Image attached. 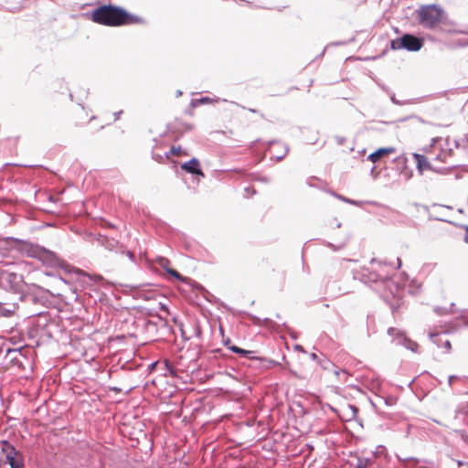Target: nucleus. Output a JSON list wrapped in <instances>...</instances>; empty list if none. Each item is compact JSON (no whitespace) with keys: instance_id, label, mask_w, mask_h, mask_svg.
<instances>
[{"instance_id":"nucleus-16","label":"nucleus","mask_w":468,"mask_h":468,"mask_svg":"<svg viewBox=\"0 0 468 468\" xmlns=\"http://www.w3.org/2000/svg\"><path fill=\"white\" fill-rule=\"evenodd\" d=\"M17 309L16 303H0V317H10L13 315Z\"/></svg>"},{"instance_id":"nucleus-27","label":"nucleus","mask_w":468,"mask_h":468,"mask_svg":"<svg viewBox=\"0 0 468 468\" xmlns=\"http://www.w3.org/2000/svg\"><path fill=\"white\" fill-rule=\"evenodd\" d=\"M455 432L460 436L463 442L468 447V433L463 430H456Z\"/></svg>"},{"instance_id":"nucleus-8","label":"nucleus","mask_w":468,"mask_h":468,"mask_svg":"<svg viewBox=\"0 0 468 468\" xmlns=\"http://www.w3.org/2000/svg\"><path fill=\"white\" fill-rule=\"evenodd\" d=\"M18 299L27 303H43L45 302L44 292L43 291L37 287L30 292H22V293L18 296Z\"/></svg>"},{"instance_id":"nucleus-45","label":"nucleus","mask_w":468,"mask_h":468,"mask_svg":"<svg viewBox=\"0 0 468 468\" xmlns=\"http://www.w3.org/2000/svg\"><path fill=\"white\" fill-rule=\"evenodd\" d=\"M122 113V111H119L117 112H114L113 115H114V120H118L121 116V114Z\"/></svg>"},{"instance_id":"nucleus-52","label":"nucleus","mask_w":468,"mask_h":468,"mask_svg":"<svg viewBox=\"0 0 468 468\" xmlns=\"http://www.w3.org/2000/svg\"><path fill=\"white\" fill-rule=\"evenodd\" d=\"M334 284H332L333 286ZM327 290L330 292L331 291V285H327Z\"/></svg>"},{"instance_id":"nucleus-28","label":"nucleus","mask_w":468,"mask_h":468,"mask_svg":"<svg viewBox=\"0 0 468 468\" xmlns=\"http://www.w3.org/2000/svg\"><path fill=\"white\" fill-rule=\"evenodd\" d=\"M181 150V146H172L169 152L165 153V157L169 158L171 154H177Z\"/></svg>"},{"instance_id":"nucleus-24","label":"nucleus","mask_w":468,"mask_h":468,"mask_svg":"<svg viewBox=\"0 0 468 468\" xmlns=\"http://www.w3.org/2000/svg\"><path fill=\"white\" fill-rule=\"evenodd\" d=\"M156 263L165 271V272L167 273V270H171L172 268H170V261L165 257H162V256H158L155 260Z\"/></svg>"},{"instance_id":"nucleus-21","label":"nucleus","mask_w":468,"mask_h":468,"mask_svg":"<svg viewBox=\"0 0 468 468\" xmlns=\"http://www.w3.org/2000/svg\"><path fill=\"white\" fill-rule=\"evenodd\" d=\"M101 244L109 250H114L118 248L119 242L107 237L102 238Z\"/></svg>"},{"instance_id":"nucleus-29","label":"nucleus","mask_w":468,"mask_h":468,"mask_svg":"<svg viewBox=\"0 0 468 468\" xmlns=\"http://www.w3.org/2000/svg\"><path fill=\"white\" fill-rule=\"evenodd\" d=\"M167 274L171 275L172 277H174L175 279H176L178 281H182V282L185 281V278L177 271H176L174 269L167 270Z\"/></svg>"},{"instance_id":"nucleus-37","label":"nucleus","mask_w":468,"mask_h":468,"mask_svg":"<svg viewBox=\"0 0 468 468\" xmlns=\"http://www.w3.org/2000/svg\"><path fill=\"white\" fill-rule=\"evenodd\" d=\"M211 101V99L208 98V97H202L198 100V102L199 103H207V102H209Z\"/></svg>"},{"instance_id":"nucleus-30","label":"nucleus","mask_w":468,"mask_h":468,"mask_svg":"<svg viewBox=\"0 0 468 468\" xmlns=\"http://www.w3.org/2000/svg\"><path fill=\"white\" fill-rule=\"evenodd\" d=\"M390 100H391V101H392L394 104H396V105H399V106L406 105V104H408V103H409V101H399V100H397V99H396V97H395V94H394V93H392V94L390 95Z\"/></svg>"},{"instance_id":"nucleus-39","label":"nucleus","mask_w":468,"mask_h":468,"mask_svg":"<svg viewBox=\"0 0 468 468\" xmlns=\"http://www.w3.org/2000/svg\"><path fill=\"white\" fill-rule=\"evenodd\" d=\"M456 463H457V465H458L459 467H461V466H466V467H468V462L462 461V460H457V461H456Z\"/></svg>"},{"instance_id":"nucleus-15","label":"nucleus","mask_w":468,"mask_h":468,"mask_svg":"<svg viewBox=\"0 0 468 468\" xmlns=\"http://www.w3.org/2000/svg\"><path fill=\"white\" fill-rule=\"evenodd\" d=\"M252 361L256 362L257 365L255 367H257L261 369H269L272 367L280 365L279 362H277L271 358H267V357L256 356V358H254Z\"/></svg>"},{"instance_id":"nucleus-58","label":"nucleus","mask_w":468,"mask_h":468,"mask_svg":"<svg viewBox=\"0 0 468 468\" xmlns=\"http://www.w3.org/2000/svg\"><path fill=\"white\" fill-rule=\"evenodd\" d=\"M434 421H435L437 424H441V423L440 421H438V420H434Z\"/></svg>"},{"instance_id":"nucleus-33","label":"nucleus","mask_w":468,"mask_h":468,"mask_svg":"<svg viewBox=\"0 0 468 468\" xmlns=\"http://www.w3.org/2000/svg\"><path fill=\"white\" fill-rule=\"evenodd\" d=\"M120 253L122 254H126L127 257L130 259L131 261L134 262L135 261V256L133 254V252H132L131 250H120Z\"/></svg>"},{"instance_id":"nucleus-23","label":"nucleus","mask_w":468,"mask_h":468,"mask_svg":"<svg viewBox=\"0 0 468 468\" xmlns=\"http://www.w3.org/2000/svg\"><path fill=\"white\" fill-rule=\"evenodd\" d=\"M251 319L253 320V322L256 324H263L264 325L266 326H269V327H271V328H274L275 326H278V324L276 323H274L271 319L270 318H264L262 321L257 317V316H254V315H251Z\"/></svg>"},{"instance_id":"nucleus-20","label":"nucleus","mask_w":468,"mask_h":468,"mask_svg":"<svg viewBox=\"0 0 468 468\" xmlns=\"http://www.w3.org/2000/svg\"><path fill=\"white\" fill-rule=\"evenodd\" d=\"M357 463L354 466V468H367L373 463V459L371 457H361L356 456Z\"/></svg>"},{"instance_id":"nucleus-19","label":"nucleus","mask_w":468,"mask_h":468,"mask_svg":"<svg viewBox=\"0 0 468 468\" xmlns=\"http://www.w3.org/2000/svg\"><path fill=\"white\" fill-rule=\"evenodd\" d=\"M349 241V237H346L342 242L339 244H334L329 241H324V245L331 249L333 251H338L342 249H344Z\"/></svg>"},{"instance_id":"nucleus-36","label":"nucleus","mask_w":468,"mask_h":468,"mask_svg":"<svg viewBox=\"0 0 468 468\" xmlns=\"http://www.w3.org/2000/svg\"><path fill=\"white\" fill-rule=\"evenodd\" d=\"M463 241L468 244V225L464 227Z\"/></svg>"},{"instance_id":"nucleus-44","label":"nucleus","mask_w":468,"mask_h":468,"mask_svg":"<svg viewBox=\"0 0 468 468\" xmlns=\"http://www.w3.org/2000/svg\"><path fill=\"white\" fill-rule=\"evenodd\" d=\"M349 408L352 410L354 415H356L358 412V409L354 405H349Z\"/></svg>"},{"instance_id":"nucleus-57","label":"nucleus","mask_w":468,"mask_h":468,"mask_svg":"<svg viewBox=\"0 0 468 468\" xmlns=\"http://www.w3.org/2000/svg\"><path fill=\"white\" fill-rule=\"evenodd\" d=\"M347 292H341L340 294H346Z\"/></svg>"},{"instance_id":"nucleus-51","label":"nucleus","mask_w":468,"mask_h":468,"mask_svg":"<svg viewBox=\"0 0 468 468\" xmlns=\"http://www.w3.org/2000/svg\"><path fill=\"white\" fill-rule=\"evenodd\" d=\"M326 47L324 48L320 56H323L325 53Z\"/></svg>"},{"instance_id":"nucleus-42","label":"nucleus","mask_w":468,"mask_h":468,"mask_svg":"<svg viewBox=\"0 0 468 468\" xmlns=\"http://www.w3.org/2000/svg\"><path fill=\"white\" fill-rule=\"evenodd\" d=\"M294 349L305 353L304 348L301 345H295Z\"/></svg>"},{"instance_id":"nucleus-38","label":"nucleus","mask_w":468,"mask_h":468,"mask_svg":"<svg viewBox=\"0 0 468 468\" xmlns=\"http://www.w3.org/2000/svg\"><path fill=\"white\" fill-rule=\"evenodd\" d=\"M458 377L455 376V375H451L449 378H448V385L449 387H452V380L457 378Z\"/></svg>"},{"instance_id":"nucleus-26","label":"nucleus","mask_w":468,"mask_h":468,"mask_svg":"<svg viewBox=\"0 0 468 468\" xmlns=\"http://www.w3.org/2000/svg\"><path fill=\"white\" fill-rule=\"evenodd\" d=\"M6 353L12 362L17 361L18 356H21L20 349H9L8 348Z\"/></svg>"},{"instance_id":"nucleus-46","label":"nucleus","mask_w":468,"mask_h":468,"mask_svg":"<svg viewBox=\"0 0 468 468\" xmlns=\"http://www.w3.org/2000/svg\"><path fill=\"white\" fill-rule=\"evenodd\" d=\"M435 312H436L438 314H442V312H441V307H436V308H435Z\"/></svg>"},{"instance_id":"nucleus-41","label":"nucleus","mask_w":468,"mask_h":468,"mask_svg":"<svg viewBox=\"0 0 468 468\" xmlns=\"http://www.w3.org/2000/svg\"><path fill=\"white\" fill-rule=\"evenodd\" d=\"M258 180L263 183H269L271 181L270 178L267 176H261Z\"/></svg>"},{"instance_id":"nucleus-6","label":"nucleus","mask_w":468,"mask_h":468,"mask_svg":"<svg viewBox=\"0 0 468 468\" xmlns=\"http://www.w3.org/2000/svg\"><path fill=\"white\" fill-rule=\"evenodd\" d=\"M2 452L5 453V461L10 468H24L23 453L6 440L2 441Z\"/></svg>"},{"instance_id":"nucleus-54","label":"nucleus","mask_w":468,"mask_h":468,"mask_svg":"<svg viewBox=\"0 0 468 468\" xmlns=\"http://www.w3.org/2000/svg\"><path fill=\"white\" fill-rule=\"evenodd\" d=\"M340 227H341V223H340V222H338V223L336 224V228H340Z\"/></svg>"},{"instance_id":"nucleus-56","label":"nucleus","mask_w":468,"mask_h":468,"mask_svg":"<svg viewBox=\"0 0 468 468\" xmlns=\"http://www.w3.org/2000/svg\"><path fill=\"white\" fill-rule=\"evenodd\" d=\"M94 119H96V116H94V115L91 116L90 120H94Z\"/></svg>"},{"instance_id":"nucleus-43","label":"nucleus","mask_w":468,"mask_h":468,"mask_svg":"<svg viewBox=\"0 0 468 468\" xmlns=\"http://www.w3.org/2000/svg\"><path fill=\"white\" fill-rule=\"evenodd\" d=\"M160 309L168 313L167 305L165 303H160Z\"/></svg>"},{"instance_id":"nucleus-31","label":"nucleus","mask_w":468,"mask_h":468,"mask_svg":"<svg viewBox=\"0 0 468 468\" xmlns=\"http://www.w3.org/2000/svg\"><path fill=\"white\" fill-rule=\"evenodd\" d=\"M282 148H283V153L280 155H277L275 158L277 161H281L284 158V156L288 154L289 152V146L287 144H282Z\"/></svg>"},{"instance_id":"nucleus-32","label":"nucleus","mask_w":468,"mask_h":468,"mask_svg":"<svg viewBox=\"0 0 468 468\" xmlns=\"http://www.w3.org/2000/svg\"><path fill=\"white\" fill-rule=\"evenodd\" d=\"M355 40L354 37H352L351 39L347 40V41H335V42H332L329 44V46H345V45H347L349 44L350 42H353Z\"/></svg>"},{"instance_id":"nucleus-25","label":"nucleus","mask_w":468,"mask_h":468,"mask_svg":"<svg viewBox=\"0 0 468 468\" xmlns=\"http://www.w3.org/2000/svg\"><path fill=\"white\" fill-rule=\"evenodd\" d=\"M329 194H331L333 197L347 203V204H351V205H355V206H358L360 204V202L356 201V200H353V199H350L348 197H346L344 196H341L339 194H336L335 193L334 191H328Z\"/></svg>"},{"instance_id":"nucleus-7","label":"nucleus","mask_w":468,"mask_h":468,"mask_svg":"<svg viewBox=\"0 0 468 468\" xmlns=\"http://www.w3.org/2000/svg\"><path fill=\"white\" fill-rule=\"evenodd\" d=\"M388 335L391 337V342L394 345L401 346L412 352H417L418 344L409 338L403 331L395 327H389L388 329Z\"/></svg>"},{"instance_id":"nucleus-12","label":"nucleus","mask_w":468,"mask_h":468,"mask_svg":"<svg viewBox=\"0 0 468 468\" xmlns=\"http://www.w3.org/2000/svg\"><path fill=\"white\" fill-rule=\"evenodd\" d=\"M229 340H228V342L225 343V345L228 346V348L232 351L233 353L240 356L241 357H246L250 360H253L254 358H256V351H251V350H246V349H243V348H240L235 345H229Z\"/></svg>"},{"instance_id":"nucleus-3","label":"nucleus","mask_w":468,"mask_h":468,"mask_svg":"<svg viewBox=\"0 0 468 468\" xmlns=\"http://www.w3.org/2000/svg\"><path fill=\"white\" fill-rule=\"evenodd\" d=\"M443 8L436 4L425 5L416 10L419 24L426 29L435 28L444 18Z\"/></svg>"},{"instance_id":"nucleus-13","label":"nucleus","mask_w":468,"mask_h":468,"mask_svg":"<svg viewBox=\"0 0 468 468\" xmlns=\"http://www.w3.org/2000/svg\"><path fill=\"white\" fill-rule=\"evenodd\" d=\"M412 156L417 163V170L420 173V175H422L424 170L431 169V165L423 154L414 153Z\"/></svg>"},{"instance_id":"nucleus-35","label":"nucleus","mask_w":468,"mask_h":468,"mask_svg":"<svg viewBox=\"0 0 468 468\" xmlns=\"http://www.w3.org/2000/svg\"><path fill=\"white\" fill-rule=\"evenodd\" d=\"M164 158H165V154L164 155H161V154H153V159L155 160L158 163H162L164 161Z\"/></svg>"},{"instance_id":"nucleus-4","label":"nucleus","mask_w":468,"mask_h":468,"mask_svg":"<svg viewBox=\"0 0 468 468\" xmlns=\"http://www.w3.org/2000/svg\"><path fill=\"white\" fill-rule=\"evenodd\" d=\"M423 46V39L411 35L404 34L400 37H397L390 42V48L393 50L406 49L408 51H419Z\"/></svg>"},{"instance_id":"nucleus-10","label":"nucleus","mask_w":468,"mask_h":468,"mask_svg":"<svg viewBox=\"0 0 468 468\" xmlns=\"http://www.w3.org/2000/svg\"><path fill=\"white\" fill-rule=\"evenodd\" d=\"M460 147V144L457 140L450 138L446 139V148H442L441 154L438 155L437 159L448 163L449 158L453 154V149H458Z\"/></svg>"},{"instance_id":"nucleus-18","label":"nucleus","mask_w":468,"mask_h":468,"mask_svg":"<svg viewBox=\"0 0 468 468\" xmlns=\"http://www.w3.org/2000/svg\"><path fill=\"white\" fill-rule=\"evenodd\" d=\"M155 317L157 318V321H154V320L145 321V323L144 324V328L145 331L156 333L157 328H158V324L163 323V322L165 324V320L163 319V317L161 315L156 314Z\"/></svg>"},{"instance_id":"nucleus-22","label":"nucleus","mask_w":468,"mask_h":468,"mask_svg":"<svg viewBox=\"0 0 468 468\" xmlns=\"http://www.w3.org/2000/svg\"><path fill=\"white\" fill-rule=\"evenodd\" d=\"M367 329L368 335L377 333L376 320L373 315H367Z\"/></svg>"},{"instance_id":"nucleus-9","label":"nucleus","mask_w":468,"mask_h":468,"mask_svg":"<svg viewBox=\"0 0 468 468\" xmlns=\"http://www.w3.org/2000/svg\"><path fill=\"white\" fill-rule=\"evenodd\" d=\"M180 167L182 170L190 175L205 177V174L200 167L199 160L196 157H193L190 160L181 164Z\"/></svg>"},{"instance_id":"nucleus-14","label":"nucleus","mask_w":468,"mask_h":468,"mask_svg":"<svg viewBox=\"0 0 468 468\" xmlns=\"http://www.w3.org/2000/svg\"><path fill=\"white\" fill-rule=\"evenodd\" d=\"M394 147H381L376 150L375 152L371 153L367 156V160L376 163L379 161L384 155L394 153L395 152Z\"/></svg>"},{"instance_id":"nucleus-53","label":"nucleus","mask_w":468,"mask_h":468,"mask_svg":"<svg viewBox=\"0 0 468 468\" xmlns=\"http://www.w3.org/2000/svg\"><path fill=\"white\" fill-rule=\"evenodd\" d=\"M437 336H438V335H432V334L431 335V338H433V337H437Z\"/></svg>"},{"instance_id":"nucleus-5","label":"nucleus","mask_w":468,"mask_h":468,"mask_svg":"<svg viewBox=\"0 0 468 468\" xmlns=\"http://www.w3.org/2000/svg\"><path fill=\"white\" fill-rule=\"evenodd\" d=\"M26 286L23 276L15 272L5 271L0 275V287L10 291L18 296L22 293Z\"/></svg>"},{"instance_id":"nucleus-50","label":"nucleus","mask_w":468,"mask_h":468,"mask_svg":"<svg viewBox=\"0 0 468 468\" xmlns=\"http://www.w3.org/2000/svg\"><path fill=\"white\" fill-rule=\"evenodd\" d=\"M344 140H345L344 138H341V139H339L338 143H339L340 144H343V142H344Z\"/></svg>"},{"instance_id":"nucleus-17","label":"nucleus","mask_w":468,"mask_h":468,"mask_svg":"<svg viewBox=\"0 0 468 468\" xmlns=\"http://www.w3.org/2000/svg\"><path fill=\"white\" fill-rule=\"evenodd\" d=\"M35 251H37V254H33L32 256H37L44 261L53 262L56 259L55 254L45 248H36Z\"/></svg>"},{"instance_id":"nucleus-47","label":"nucleus","mask_w":468,"mask_h":468,"mask_svg":"<svg viewBox=\"0 0 468 468\" xmlns=\"http://www.w3.org/2000/svg\"><path fill=\"white\" fill-rule=\"evenodd\" d=\"M153 297V293L152 292H148L146 295H145V298L146 299H151Z\"/></svg>"},{"instance_id":"nucleus-2","label":"nucleus","mask_w":468,"mask_h":468,"mask_svg":"<svg viewBox=\"0 0 468 468\" xmlns=\"http://www.w3.org/2000/svg\"><path fill=\"white\" fill-rule=\"evenodd\" d=\"M90 18L97 24L108 27H120L143 22V18L129 13L122 6L112 4L102 5L95 8L90 14Z\"/></svg>"},{"instance_id":"nucleus-55","label":"nucleus","mask_w":468,"mask_h":468,"mask_svg":"<svg viewBox=\"0 0 468 468\" xmlns=\"http://www.w3.org/2000/svg\"><path fill=\"white\" fill-rule=\"evenodd\" d=\"M155 365H156V363L151 364V367H154Z\"/></svg>"},{"instance_id":"nucleus-1","label":"nucleus","mask_w":468,"mask_h":468,"mask_svg":"<svg viewBox=\"0 0 468 468\" xmlns=\"http://www.w3.org/2000/svg\"><path fill=\"white\" fill-rule=\"evenodd\" d=\"M370 263H378V269L369 270L368 268H364L359 273L355 275L354 278L383 293L384 297L390 295L395 298L399 296L400 286L393 280L389 271L386 270V268L389 266L392 267L393 270L399 269L401 267V260L397 258L396 266H393L392 263H388L386 261H378L375 258L370 261Z\"/></svg>"},{"instance_id":"nucleus-49","label":"nucleus","mask_w":468,"mask_h":468,"mask_svg":"<svg viewBox=\"0 0 468 468\" xmlns=\"http://www.w3.org/2000/svg\"><path fill=\"white\" fill-rule=\"evenodd\" d=\"M249 111H250V112H253V113L258 112V111H257V110H255V109H249Z\"/></svg>"},{"instance_id":"nucleus-40","label":"nucleus","mask_w":468,"mask_h":468,"mask_svg":"<svg viewBox=\"0 0 468 468\" xmlns=\"http://www.w3.org/2000/svg\"><path fill=\"white\" fill-rule=\"evenodd\" d=\"M444 347H445L448 351H450V350H451V348H452V345H451V342H450L449 340H446V341L444 342Z\"/></svg>"},{"instance_id":"nucleus-34","label":"nucleus","mask_w":468,"mask_h":468,"mask_svg":"<svg viewBox=\"0 0 468 468\" xmlns=\"http://www.w3.org/2000/svg\"><path fill=\"white\" fill-rule=\"evenodd\" d=\"M165 367H166L167 371L169 372V374L171 376H176V369L174 368L173 365H171L169 362L165 361Z\"/></svg>"},{"instance_id":"nucleus-48","label":"nucleus","mask_w":468,"mask_h":468,"mask_svg":"<svg viewBox=\"0 0 468 468\" xmlns=\"http://www.w3.org/2000/svg\"><path fill=\"white\" fill-rule=\"evenodd\" d=\"M311 358H312L313 360L316 359V358H317V355H316V354H314V353H312V354H311Z\"/></svg>"},{"instance_id":"nucleus-11","label":"nucleus","mask_w":468,"mask_h":468,"mask_svg":"<svg viewBox=\"0 0 468 468\" xmlns=\"http://www.w3.org/2000/svg\"><path fill=\"white\" fill-rule=\"evenodd\" d=\"M394 163H396L399 166H401L400 173L403 175L406 180H410L412 177V170H409L407 168L408 158L405 154H400L399 156L394 158Z\"/></svg>"}]
</instances>
